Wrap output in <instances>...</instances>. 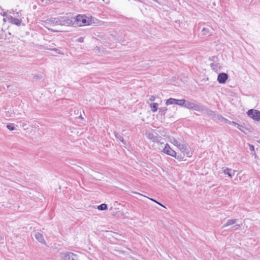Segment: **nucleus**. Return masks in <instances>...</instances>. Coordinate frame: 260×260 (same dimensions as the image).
I'll return each mask as SVG.
<instances>
[{"mask_svg": "<svg viewBox=\"0 0 260 260\" xmlns=\"http://www.w3.org/2000/svg\"><path fill=\"white\" fill-rule=\"evenodd\" d=\"M182 107L199 112H202L204 109V106L202 104L196 102V101L192 102L185 100V99L184 105Z\"/></svg>", "mask_w": 260, "mask_h": 260, "instance_id": "nucleus-3", "label": "nucleus"}, {"mask_svg": "<svg viewBox=\"0 0 260 260\" xmlns=\"http://www.w3.org/2000/svg\"><path fill=\"white\" fill-rule=\"evenodd\" d=\"M184 99L178 100L170 98L166 100V104L167 105L175 104L182 107L184 105Z\"/></svg>", "mask_w": 260, "mask_h": 260, "instance_id": "nucleus-6", "label": "nucleus"}, {"mask_svg": "<svg viewBox=\"0 0 260 260\" xmlns=\"http://www.w3.org/2000/svg\"><path fill=\"white\" fill-rule=\"evenodd\" d=\"M149 200H151L152 201L157 203V204L159 205L160 206L163 207H165V206L163 205L161 203H159V202L157 201L155 199H153L152 198H148Z\"/></svg>", "mask_w": 260, "mask_h": 260, "instance_id": "nucleus-30", "label": "nucleus"}, {"mask_svg": "<svg viewBox=\"0 0 260 260\" xmlns=\"http://www.w3.org/2000/svg\"><path fill=\"white\" fill-rule=\"evenodd\" d=\"M222 169H223V173L225 175H228V176L231 178H232L233 176H234L235 173L236 172V171L233 170L231 169L226 167H223Z\"/></svg>", "mask_w": 260, "mask_h": 260, "instance_id": "nucleus-12", "label": "nucleus"}, {"mask_svg": "<svg viewBox=\"0 0 260 260\" xmlns=\"http://www.w3.org/2000/svg\"><path fill=\"white\" fill-rule=\"evenodd\" d=\"M7 19L10 23L15 24L17 26H20L22 22V20L21 19L14 18L12 16H8Z\"/></svg>", "mask_w": 260, "mask_h": 260, "instance_id": "nucleus-10", "label": "nucleus"}, {"mask_svg": "<svg viewBox=\"0 0 260 260\" xmlns=\"http://www.w3.org/2000/svg\"><path fill=\"white\" fill-rule=\"evenodd\" d=\"M173 157H175L176 159H177L178 160L180 161L183 160V158L184 157V154L182 155L180 153L177 154V152H176L175 156H174Z\"/></svg>", "mask_w": 260, "mask_h": 260, "instance_id": "nucleus-23", "label": "nucleus"}, {"mask_svg": "<svg viewBox=\"0 0 260 260\" xmlns=\"http://www.w3.org/2000/svg\"><path fill=\"white\" fill-rule=\"evenodd\" d=\"M7 127L10 131H12L15 129V124L9 123L7 125Z\"/></svg>", "mask_w": 260, "mask_h": 260, "instance_id": "nucleus-27", "label": "nucleus"}, {"mask_svg": "<svg viewBox=\"0 0 260 260\" xmlns=\"http://www.w3.org/2000/svg\"><path fill=\"white\" fill-rule=\"evenodd\" d=\"M74 260H76L75 258H74Z\"/></svg>", "mask_w": 260, "mask_h": 260, "instance_id": "nucleus-44", "label": "nucleus"}, {"mask_svg": "<svg viewBox=\"0 0 260 260\" xmlns=\"http://www.w3.org/2000/svg\"><path fill=\"white\" fill-rule=\"evenodd\" d=\"M50 48H53V46H50Z\"/></svg>", "mask_w": 260, "mask_h": 260, "instance_id": "nucleus-43", "label": "nucleus"}, {"mask_svg": "<svg viewBox=\"0 0 260 260\" xmlns=\"http://www.w3.org/2000/svg\"><path fill=\"white\" fill-rule=\"evenodd\" d=\"M84 39L83 37H81L77 39V41L80 43H82L84 42Z\"/></svg>", "mask_w": 260, "mask_h": 260, "instance_id": "nucleus-32", "label": "nucleus"}, {"mask_svg": "<svg viewBox=\"0 0 260 260\" xmlns=\"http://www.w3.org/2000/svg\"><path fill=\"white\" fill-rule=\"evenodd\" d=\"M237 128L241 131L242 132L244 133L245 134H247V132H251V127H246L245 126V124L243 123L241 124H238Z\"/></svg>", "mask_w": 260, "mask_h": 260, "instance_id": "nucleus-11", "label": "nucleus"}, {"mask_svg": "<svg viewBox=\"0 0 260 260\" xmlns=\"http://www.w3.org/2000/svg\"><path fill=\"white\" fill-rule=\"evenodd\" d=\"M158 104L156 103H153L150 104L151 110L153 112H155L158 110Z\"/></svg>", "mask_w": 260, "mask_h": 260, "instance_id": "nucleus-20", "label": "nucleus"}, {"mask_svg": "<svg viewBox=\"0 0 260 260\" xmlns=\"http://www.w3.org/2000/svg\"><path fill=\"white\" fill-rule=\"evenodd\" d=\"M208 114L209 115L212 116L213 117H215L216 116L215 113L214 111H212V110H210L209 111V112L208 113Z\"/></svg>", "mask_w": 260, "mask_h": 260, "instance_id": "nucleus-31", "label": "nucleus"}, {"mask_svg": "<svg viewBox=\"0 0 260 260\" xmlns=\"http://www.w3.org/2000/svg\"><path fill=\"white\" fill-rule=\"evenodd\" d=\"M48 50L54 51L57 54H63V53H61L60 51L58 49H57V48H48Z\"/></svg>", "mask_w": 260, "mask_h": 260, "instance_id": "nucleus-29", "label": "nucleus"}, {"mask_svg": "<svg viewBox=\"0 0 260 260\" xmlns=\"http://www.w3.org/2000/svg\"><path fill=\"white\" fill-rule=\"evenodd\" d=\"M258 142L260 143V139L258 141Z\"/></svg>", "mask_w": 260, "mask_h": 260, "instance_id": "nucleus-42", "label": "nucleus"}, {"mask_svg": "<svg viewBox=\"0 0 260 260\" xmlns=\"http://www.w3.org/2000/svg\"><path fill=\"white\" fill-rule=\"evenodd\" d=\"M216 117H217V118L218 119H219L221 121L224 122L225 123H230L229 122V120H228V119L224 118L221 115H217L216 116Z\"/></svg>", "mask_w": 260, "mask_h": 260, "instance_id": "nucleus-22", "label": "nucleus"}, {"mask_svg": "<svg viewBox=\"0 0 260 260\" xmlns=\"http://www.w3.org/2000/svg\"><path fill=\"white\" fill-rule=\"evenodd\" d=\"M115 137L118 139L119 141H120L123 144H126V141L123 139V137L121 135H119L117 133H114Z\"/></svg>", "mask_w": 260, "mask_h": 260, "instance_id": "nucleus-21", "label": "nucleus"}, {"mask_svg": "<svg viewBox=\"0 0 260 260\" xmlns=\"http://www.w3.org/2000/svg\"><path fill=\"white\" fill-rule=\"evenodd\" d=\"M229 122L230 123H228V124H233V125H237L239 124L238 123H237V122H235V121H231L229 120Z\"/></svg>", "mask_w": 260, "mask_h": 260, "instance_id": "nucleus-35", "label": "nucleus"}, {"mask_svg": "<svg viewBox=\"0 0 260 260\" xmlns=\"http://www.w3.org/2000/svg\"><path fill=\"white\" fill-rule=\"evenodd\" d=\"M178 148L184 155L186 154L188 157H191L192 153L189 151V147L186 144H180Z\"/></svg>", "mask_w": 260, "mask_h": 260, "instance_id": "nucleus-7", "label": "nucleus"}, {"mask_svg": "<svg viewBox=\"0 0 260 260\" xmlns=\"http://www.w3.org/2000/svg\"><path fill=\"white\" fill-rule=\"evenodd\" d=\"M212 29V28L210 26H208L207 27H204L202 30L203 35H208L210 32V31Z\"/></svg>", "mask_w": 260, "mask_h": 260, "instance_id": "nucleus-19", "label": "nucleus"}, {"mask_svg": "<svg viewBox=\"0 0 260 260\" xmlns=\"http://www.w3.org/2000/svg\"><path fill=\"white\" fill-rule=\"evenodd\" d=\"M238 221L237 219H229L228 221L223 225L222 228H225L226 226H230L231 225L234 224L236 223Z\"/></svg>", "mask_w": 260, "mask_h": 260, "instance_id": "nucleus-17", "label": "nucleus"}, {"mask_svg": "<svg viewBox=\"0 0 260 260\" xmlns=\"http://www.w3.org/2000/svg\"><path fill=\"white\" fill-rule=\"evenodd\" d=\"M43 76L42 75H40V74H36L34 76V77H33V80L34 81H38V80H40L41 79H43Z\"/></svg>", "mask_w": 260, "mask_h": 260, "instance_id": "nucleus-25", "label": "nucleus"}, {"mask_svg": "<svg viewBox=\"0 0 260 260\" xmlns=\"http://www.w3.org/2000/svg\"><path fill=\"white\" fill-rule=\"evenodd\" d=\"M210 67L211 68H212V69L213 70H214L215 72H216V73H217L218 71H220V70L221 69V65L219 63H211L210 64Z\"/></svg>", "mask_w": 260, "mask_h": 260, "instance_id": "nucleus-16", "label": "nucleus"}, {"mask_svg": "<svg viewBox=\"0 0 260 260\" xmlns=\"http://www.w3.org/2000/svg\"><path fill=\"white\" fill-rule=\"evenodd\" d=\"M167 110L168 109L167 107H161L159 108V112L160 113L161 115L164 116Z\"/></svg>", "mask_w": 260, "mask_h": 260, "instance_id": "nucleus-26", "label": "nucleus"}, {"mask_svg": "<svg viewBox=\"0 0 260 260\" xmlns=\"http://www.w3.org/2000/svg\"><path fill=\"white\" fill-rule=\"evenodd\" d=\"M162 152L168 155H170L172 157L175 156L176 151L172 149L168 144L165 145V147L162 150Z\"/></svg>", "mask_w": 260, "mask_h": 260, "instance_id": "nucleus-8", "label": "nucleus"}, {"mask_svg": "<svg viewBox=\"0 0 260 260\" xmlns=\"http://www.w3.org/2000/svg\"><path fill=\"white\" fill-rule=\"evenodd\" d=\"M249 149L251 152L254 151V146L253 145L249 144Z\"/></svg>", "mask_w": 260, "mask_h": 260, "instance_id": "nucleus-33", "label": "nucleus"}, {"mask_svg": "<svg viewBox=\"0 0 260 260\" xmlns=\"http://www.w3.org/2000/svg\"><path fill=\"white\" fill-rule=\"evenodd\" d=\"M1 15L3 16H4V17H6L7 18V17L8 16V15H7V12H4L3 14H1Z\"/></svg>", "mask_w": 260, "mask_h": 260, "instance_id": "nucleus-37", "label": "nucleus"}, {"mask_svg": "<svg viewBox=\"0 0 260 260\" xmlns=\"http://www.w3.org/2000/svg\"><path fill=\"white\" fill-rule=\"evenodd\" d=\"M134 193H136V194H138L140 196H143L142 194H141V193H137V192H134Z\"/></svg>", "mask_w": 260, "mask_h": 260, "instance_id": "nucleus-39", "label": "nucleus"}, {"mask_svg": "<svg viewBox=\"0 0 260 260\" xmlns=\"http://www.w3.org/2000/svg\"><path fill=\"white\" fill-rule=\"evenodd\" d=\"M209 60L210 61L216 62V61H218V58L217 56H212L209 57Z\"/></svg>", "mask_w": 260, "mask_h": 260, "instance_id": "nucleus-28", "label": "nucleus"}, {"mask_svg": "<svg viewBox=\"0 0 260 260\" xmlns=\"http://www.w3.org/2000/svg\"><path fill=\"white\" fill-rule=\"evenodd\" d=\"M36 239L42 244H46L45 240H44L43 235L39 232L35 235Z\"/></svg>", "mask_w": 260, "mask_h": 260, "instance_id": "nucleus-15", "label": "nucleus"}, {"mask_svg": "<svg viewBox=\"0 0 260 260\" xmlns=\"http://www.w3.org/2000/svg\"><path fill=\"white\" fill-rule=\"evenodd\" d=\"M170 139V141L171 143L173 144L175 146H177L178 148L180 145L181 143H179L175 138L173 137H170L169 138Z\"/></svg>", "mask_w": 260, "mask_h": 260, "instance_id": "nucleus-18", "label": "nucleus"}, {"mask_svg": "<svg viewBox=\"0 0 260 260\" xmlns=\"http://www.w3.org/2000/svg\"><path fill=\"white\" fill-rule=\"evenodd\" d=\"M3 20H4V21H6V19H5V18H4Z\"/></svg>", "mask_w": 260, "mask_h": 260, "instance_id": "nucleus-41", "label": "nucleus"}, {"mask_svg": "<svg viewBox=\"0 0 260 260\" xmlns=\"http://www.w3.org/2000/svg\"><path fill=\"white\" fill-rule=\"evenodd\" d=\"M247 115L256 121H260V111L251 109L247 112Z\"/></svg>", "mask_w": 260, "mask_h": 260, "instance_id": "nucleus-4", "label": "nucleus"}, {"mask_svg": "<svg viewBox=\"0 0 260 260\" xmlns=\"http://www.w3.org/2000/svg\"><path fill=\"white\" fill-rule=\"evenodd\" d=\"M59 25L61 26H74V16L72 13H67L62 16H59Z\"/></svg>", "mask_w": 260, "mask_h": 260, "instance_id": "nucleus-2", "label": "nucleus"}, {"mask_svg": "<svg viewBox=\"0 0 260 260\" xmlns=\"http://www.w3.org/2000/svg\"><path fill=\"white\" fill-rule=\"evenodd\" d=\"M229 76L225 73H219L218 75L217 81L220 84H224L226 83Z\"/></svg>", "mask_w": 260, "mask_h": 260, "instance_id": "nucleus-9", "label": "nucleus"}, {"mask_svg": "<svg viewBox=\"0 0 260 260\" xmlns=\"http://www.w3.org/2000/svg\"><path fill=\"white\" fill-rule=\"evenodd\" d=\"M94 50L95 51L100 52V47H98V46H96V47L94 48Z\"/></svg>", "mask_w": 260, "mask_h": 260, "instance_id": "nucleus-36", "label": "nucleus"}, {"mask_svg": "<svg viewBox=\"0 0 260 260\" xmlns=\"http://www.w3.org/2000/svg\"><path fill=\"white\" fill-rule=\"evenodd\" d=\"M10 13L13 14V15H14V14H15V13H14V10H12V11H11V12H10Z\"/></svg>", "mask_w": 260, "mask_h": 260, "instance_id": "nucleus-38", "label": "nucleus"}, {"mask_svg": "<svg viewBox=\"0 0 260 260\" xmlns=\"http://www.w3.org/2000/svg\"><path fill=\"white\" fill-rule=\"evenodd\" d=\"M155 100V97L153 95H151V97L149 99V101L151 102H153Z\"/></svg>", "mask_w": 260, "mask_h": 260, "instance_id": "nucleus-34", "label": "nucleus"}, {"mask_svg": "<svg viewBox=\"0 0 260 260\" xmlns=\"http://www.w3.org/2000/svg\"><path fill=\"white\" fill-rule=\"evenodd\" d=\"M107 208H108V206L106 204H105V203L102 204L98 206V209L101 211L105 210L107 209Z\"/></svg>", "mask_w": 260, "mask_h": 260, "instance_id": "nucleus-24", "label": "nucleus"}, {"mask_svg": "<svg viewBox=\"0 0 260 260\" xmlns=\"http://www.w3.org/2000/svg\"><path fill=\"white\" fill-rule=\"evenodd\" d=\"M96 21L97 19L92 16L89 17L85 15L78 14L74 17V27L90 25L96 23Z\"/></svg>", "mask_w": 260, "mask_h": 260, "instance_id": "nucleus-1", "label": "nucleus"}, {"mask_svg": "<svg viewBox=\"0 0 260 260\" xmlns=\"http://www.w3.org/2000/svg\"><path fill=\"white\" fill-rule=\"evenodd\" d=\"M77 257V255L73 252H67L64 256V260H74Z\"/></svg>", "mask_w": 260, "mask_h": 260, "instance_id": "nucleus-13", "label": "nucleus"}, {"mask_svg": "<svg viewBox=\"0 0 260 260\" xmlns=\"http://www.w3.org/2000/svg\"><path fill=\"white\" fill-rule=\"evenodd\" d=\"M58 17H51L49 19H47L46 21L48 22V23H50L51 24L54 25H59V19Z\"/></svg>", "mask_w": 260, "mask_h": 260, "instance_id": "nucleus-14", "label": "nucleus"}, {"mask_svg": "<svg viewBox=\"0 0 260 260\" xmlns=\"http://www.w3.org/2000/svg\"><path fill=\"white\" fill-rule=\"evenodd\" d=\"M236 226H240V225L239 224H237V225H236Z\"/></svg>", "mask_w": 260, "mask_h": 260, "instance_id": "nucleus-40", "label": "nucleus"}, {"mask_svg": "<svg viewBox=\"0 0 260 260\" xmlns=\"http://www.w3.org/2000/svg\"><path fill=\"white\" fill-rule=\"evenodd\" d=\"M147 138L153 142L160 143V140L162 138L158 135V134L154 132L153 130V132H149L146 134Z\"/></svg>", "mask_w": 260, "mask_h": 260, "instance_id": "nucleus-5", "label": "nucleus"}]
</instances>
